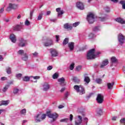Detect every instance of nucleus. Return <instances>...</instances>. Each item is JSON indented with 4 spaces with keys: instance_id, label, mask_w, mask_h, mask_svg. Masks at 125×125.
I'll return each mask as SVG.
<instances>
[{
    "instance_id": "obj_20",
    "label": "nucleus",
    "mask_w": 125,
    "mask_h": 125,
    "mask_svg": "<svg viewBox=\"0 0 125 125\" xmlns=\"http://www.w3.org/2000/svg\"><path fill=\"white\" fill-rule=\"evenodd\" d=\"M28 59H29V56L28 55L27 53H24L21 56V60L23 61L27 62L28 61Z\"/></svg>"
},
{
    "instance_id": "obj_52",
    "label": "nucleus",
    "mask_w": 125,
    "mask_h": 125,
    "mask_svg": "<svg viewBox=\"0 0 125 125\" xmlns=\"http://www.w3.org/2000/svg\"><path fill=\"white\" fill-rule=\"evenodd\" d=\"M32 55H33L34 57H38V55H39V53L37 52H35L34 53H32Z\"/></svg>"
},
{
    "instance_id": "obj_43",
    "label": "nucleus",
    "mask_w": 125,
    "mask_h": 125,
    "mask_svg": "<svg viewBox=\"0 0 125 125\" xmlns=\"http://www.w3.org/2000/svg\"><path fill=\"white\" fill-rule=\"evenodd\" d=\"M74 68H75V63H72L70 64V65L69 66V69H70V70L72 71V70H74Z\"/></svg>"
},
{
    "instance_id": "obj_46",
    "label": "nucleus",
    "mask_w": 125,
    "mask_h": 125,
    "mask_svg": "<svg viewBox=\"0 0 125 125\" xmlns=\"http://www.w3.org/2000/svg\"><path fill=\"white\" fill-rule=\"evenodd\" d=\"M53 79L54 80H56V79H58V74L57 73H55L53 75Z\"/></svg>"
},
{
    "instance_id": "obj_7",
    "label": "nucleus",
    "mask_w": 125,
    "mask_h": 125,
    "mask_svg": "<svg viewBox=\"0 0 125 125\" xmlns=\"http://www.w3.org/2000/svg\"><path fill=\"white\" fill-rule=\"evenodd\" d=\"M17 8H18V4L10 3L8 4V6L7 7L6 11H11L12 9H17Z\"/></svg>"
},
{
    "instance_id": "obj_38",
    "label": "nucleus",
    "mask_w": 125,
    "mask_h": 125,
    "mask_svg": "<svg viewBox=\"0 0 125 125\" xmlns=\"http://www.w3.org/2000/svg\"><path fill=\"white\" fill-rule=\"evenodd\" d=\"M16 77L18 80H21V78H22V74L19 73V74H16Z\"/></svg>"
},
{
    "instance_id": "obj_39",
    "label": "nucleus",
    "mask_w": 125,
    "mask_h": 125,
    "mask_svg": "<svg viewBox=\"0 0 125 125\" xmlns=\"http://www.w3.org/2000/svg\"><path fill=\"white\" fill-rule=\"evenodd\" d=\"M97 114L99 115H101L103 113V110L101 108H98L96 110Z\"/></svg>"
},
{
    "instance_id": "obj_2",
    "label": "nucleus",
    "mask_w": 125,
    "mask_h": 125,
    "mask_svg": "<svg viewBox=\"0 0 125 125\" xmlns=\"http://www.w3.org/2000/svg\"><path fill=\"white\" fill-rule=\"evenodd\" d=\"M74 89L76 91L77 93H79L80 95H83L85 93V90L83 85H75L74 86Z\"/></svg>"
},
{
    "instance_id": "obj_16",
    "label": "nucleus",
    "mask_w": 125,
    "mask_h": 125,
    "mask_svg": "<svg viewBox=\"0 0 125 125\" xmlns=\"http://www.w3.org/2000/svg\"><path fill=\"white\" fill-rule=\"evenodd\" d=\"M42 86L43 91H47L50 88V85L47 83H44Z\"/></svg>"
},
{
    "instance_id": "obj_29",
    "label": "nucleus",
    "mask_w": 125,
    "mask_h": 125,
    "mask_svg": "<svg viewBox=\"0 0 125 125\" xmlns=\"http://www.w3.org/2000/svg\"><path fill=\"white\" fill-rule=\"evenodd\" d=\"M30 79H31V77L24 76L23 77L22 80L23 82H29V81H30Z\"/></svg>"
},
{
    "instance_id": "obj_15",
    "label": "nucleus",
    "mask_w": 125,
    "mask_h": 125,
    "mask_svg": "<svg viewBox=\"0 0 125 125\" xmlns=\"http://www.w3.org/2000/svg\"><path fill=\"white\" fill-rule=\"evenodd\" d=\"M101 15H102V17H99V20L102 21V22H104V21H106L107 19H108V15L106 14H102L101 13Z\"/></svg>"
},
{
    "instance_id": "obj_61",
    "label": "nucleus",
    "mask_w": 125,
    "mask_h": 125,
    "mask_svg": "<svg viewBox=\"0 0 125 125\" xmlns=\"http://www.w3.org/2000/svg\"><path fill=\"white\" fill-rule=\"evenodd\" d=\"M111 1H112V2H114V3H117L118 1H119L118 0H110Z\"/></svg>"
},
{
    "instance_id": "obj_37",
    "label": "nucleus",
    "mask_w": 125,
    "mask_h": 125,
    "mask_svg": "<svg viewBox=\"0 0 125 125\" xmlns=\"http://www.w3.org/2000/svg\"><path fill=\"white\" fill-rule=\"evenodd\" d=\"M88 38L89 40H92V39L95 38V35L93 33H90L89 34Z\"/></svg>"
},
{
    "instance_id": "obj_63",
    "label": "nucleus",
    "mask_w": 125,
    "mask_h": 125,
    "mask_svg": "<svg viewBox=\"0 0 125 125\" xmlns=\"http://www.w3.org/2000/svg\"><path fill=\"white\" fill-rule=\"evenodd\" d=\"M51 13V12L50 11H48L46 12V15H50V14Z\"/></svg>"
},
{
    "instance_id": "obj_25",
    "label": "nucleus",
    "mask_w": 125,
    "mask_h": 125,
    "mask_svg": "<svg viewBox=\"0 0 125 125\" xmlns=\"http://www.w3.org/2000/svg\"><path fill=\"white\" fill-rule=\"evenodd\" d=\"M108 63L109 62H108V60H105L101 64V68H103L104 67H105V66H106V65H108Z\"/></svg>"
},
{
    "instance_id": "obj_5",
    "label": "nucleus",
    "mask_w": 125,
    "mask_h": 125,
    "mask_svg": "<svg viewBox=\"0 0 125 125\" xmlns=\"http://www.w3.org/2000/svg\"><path fill=\"white\" fill-rule=\"evenodd\" d=\"M118 40L119 44H120V45H123L124 43H125V36H124V35H123L122 33H120L118 35Z\"/></svg>"
},
{
    "instance_id": "obj_41",
    "label": "nucleus",
    "mask_w": 125,
    "mask_h": 125,
    "mask_svg": "<svg viewBox=\"0 0 125 125\" xmlns=\"http://www.w3.org/2000/svg\"><path fill=\"white\" fill-rule=\"evenodd\" d=\"M100 30V28L99 27V26H96L93 29V31H94V32H98V31H99Z\"/></svg>"
},
{
    "instance_id": "obj_4",
    "label": "nucleus",
    "mask_w": 125,
    "mask_h": 125,
    "mask_svg": "<svg viewBox=\"0 0 125 125\" xmlns=\"http://www.w3.org/2000/svg\"><path fill=\"white\" fill-rule=\"evenodd\" d=\"M87 21L88 22L89 24H93L95 21L94 14L92 13H90L87 15Z\"/></svg>"
},
{
    "instance_id": "obj_8",
    "label": "nucleus",
    "mask_w": 125,
    "mask_h": 125,
    "mask_svg": "<svg viewBox=\"0 0 125 125\" xmlns=\"http://www.w3.org/2000/svg\"><path fill=\"white\" fill-rule=\"evenodd\" d=\"M75 125H80L83 123V117L81 115H78L75 118Z\"/></svg>"
},
{
    "instance_id": "obj_26",
    "label": "nucleus",
    "mask_w": 125,
    "mask_h": 125,
    "mask_svg": "<svg viewBox=\"0 0 125 125\" xmlns=\"http://www.w3.org/2000/svg\"><path fill=\"white\" fill-rule=\"evenodd\" d=\"M9 103V102L8 101H2L0 103V106H2V105H4L5 106H7Z\"/></svg>"
},
{
    "instance_id": "obj_50",
    "label": "nucleus",
    "mask_w": 125,
    "mask_h": 125,
    "mask_svg": "<svg viewBox=\"0 0 125 125\" xmlns=\"http://www.w3.org/2000/svg\"><path fill=\"white\" fill-rule=\"evenodd\" d=\"M25 26H30V25H31V23L27 20L25 22Z\"/></svg>"
},
{
    "instance_id": "obj_31",
    "label": "nucleus",
    "mask_w": 125,
    "mask_h": 125,
    "mask_svg": "<svg viewBox=\"0 0 125 125\" xmlns=\"http://www.w3.org/2000/svg\"><path fill=\"white\" fill-rule=\"evenodd\" d=\"M8 87H9V85L8 84L5 85L2 90L3 92H6V91H7V89H8Z\"/></svg>"
},
{
    "instance_id": "obj_57",
    "label": "nucleus",
    "mask_w": 125,
    "mask_h": 125,
    "mask_svg": "<svg viewBox=\"0 0 125 125\" xmlns=\"http://www.w3.org/2000/svg\"><path fill=\"white\" fill-rule=\"evenodd\" d=\"M68 96H69V94L68 92H66L64 95V99H67L68 98Z\"/></svg>"
},
{
    "instance_id": "obj_18",
    "label": "nucleus",
    "mask_w": 125,
    "mask_h": 125,
    "mask_svg": "<svg viewBox=\"0 0 125 125\" xmlns=\"http://www.w3.org/2000/svg\"><path fill=\"white\" fill-rule=\"evenodd\" d=\"M68 47L69 48L70 51H73L74 48H75V43L74 42H68Z\"/></svg>"
},
{
    "instance_id": "obj_13",
    "label": "nucleus",
    "mask_w": 125,
    "mask_h": 125,
    "mask_svg": "<svg viewBox=\"0 0 125 125\" xmlns=\"http://www.w3.org/2000/svg\"><path fill=\"white\" fill-rule=\"evenodd\" d=\"M114 20L116 22H118V23H120V24H125V20L121 17L115 18Z\"/></svg>"
},
{
    "instance_id": "obj_42",
    "label": "nucleus",
    "mask_w": 125,
    "mask_h": 125,
    "mask_svg": "<svg viewBox=\"0 0 125 125\" xmlns=\"http://www.w3.org/2000/svg\"><path fill=\"white\" fill-rule=\"evenodd\" d=\"M26 110L25 108L21 110L20 113H21V115H26Z\"/></svg>"
},
{
    "instance_id": "obj_53",
    "label": "nucleus",
    "mask_w": 125,
    "mask_h": 125,
    "mask_svg": "<svg viewBox=\"0 0 125 125\" xmlns=\"http://www.w3.org/2000/svg\"><path fill=\"white\" fill-rule=\"evenodd\" d=\"M53 67L51 65H49V66L47 67V70L48 71H50V70H52V68Z\"/></svg>"
},
{
    "instance_id": "obj_23",
    "label": "nucleus",
    "mask_w": 125,
    "mask_h": 125,
    "mask_svg": "<svg viewBox=\"0 0 125 125\" xmlns=\"http://www.w3.org/2000/svg\"><path fill=\"white\" fill-rule=\"evenodd\" d=\"M111 66H113V64H117L118 63V59L115 57H112L111 59Z\"/></svg>"
},
{
    "instance_id": "obj_56",
    "label": "nucleus",
    "mask_w": 125,
    "mask_h": 125,
    "mask_svg": "<svg viewBox=\"0 0 125 125\" xmlns=\"http://www.w3.org/2000/svg\"><path fill=\"white\" fill-rule=\"evenodd\" d=\"M34 14V11H30V19H32V17H33V15Z\"/></svg>"
},
{
    "instance_id": "obj_14",
    "label": "nucleus",
    "mask_w": 125,
    "mask_h": 125,
    "mask_svg": "<svg viewBox=\"0 0 125 125\" xmlns=\"http://www.w3.org/2000/svg\"><path fill=\"white\" fill-rule=\"evenodd\" d=\"M63 28L66 30H72V29H73V26L72 24L66 23L63 25Z\"/></svg>"
},
{
    "instance_id": "obj_11",
    "label": "nucleus",
    "mask_w": 125,
    "mask_h": 125,
    "mask_svg": "<svg viewBox=\"0 0 125 125\" xmlns=\"http://www.w3.org/2000/svg\"><path fill=\"white\" fill-rule=\"evenodd\" d=\"M76 6L77 8L80 9V10H83V9H84V5H83V3L82 2H77L76 3Z\"/></svg>"
},
{
    "instance_id": "obj_12",
    "label": "nucleus",
    "mask_w": 125,
    "mask_h": 125,
    "mask_svg": "<svg viewBox=\"0 0 125 125\" xmlns=\"http://www.w3.org/2000/svg\"><path fill=\"white\" fill-rule=\"evenodd\" d=\"M56 11L58 12V17H62V15L64 14V11L61 10V8H56Z\"/></svg>"
},
{
    "instance_id": "obj_45",
    "label": "nucleus",
    "mask_w": 125,
    "mask_h": 125,
    "mask_svg": "<svg viewBox=\"0 0 125 125\" xmlns=\"http://www.w3.org/2000/svg\"><path fill=\"white\" fill-rule=\"evenodd\" d=\"M72 25V27H76L78 26H79V25H80V22H76L75 23H74Z\"/></svg>"
},
{
    "instance_id": "obj_10",
    "label": "nucleus",
    "mask_w": 125,
    "mask_h": 125,
    "mask_svg": "<svg viewBox=\"0 0 125 125\" xmlns=\"http://www.w3.org/2000/svg\"><path fill=\"white\" fill-rule=\"evenodd\" d=\"M104 100V97L102 94H99L96 98L97 102H98L99 104H101L103 103Z\"/></svg>"
},
{
    "instance_id": "obj_64",
    "label": "nucleus",
    "mask_w": 125,
    "mask_h": 125,
    "mask_svg": "<svg viewBox=\"0 0 125 125\" xmlns=\"http://www.w3.org/2000/svg\"><path fill=\"white\" fill-rule=\"evenodd\" d=\"M59 109H62V108H64V106L62 105H60L58 106Z\"/></svg>"
},
{
    "instance_id": "obj_30",
    "label": "nucleus",
    "mask_w": 125,
    "mask_h": 125,
    "mask_svg": "<svg viewBox=\"0 0 125 125\" xmlns=\"http://www.w3.org/2000/svg\"><path fill=\"white\" fill-rule=\"evenodd\" d=\"M69 43V38H65L62 42V44L63 45H66V44H67V43Z\"/></svg>"
},
{
    "instance_id": "obj_51",
    "label": "nucleus",
    "mask_w": 125,
    "mask_h": 125,
    "mask_svg": "<svg viewBox=\"0 0 125 125\" xmlns=\"http://www.w3.org/2000/svg\"><path fill=\"white\" fill-rule=\"evenodd\" d=\"M30 78H33L34 80H39L41 77L40 76H30Z\"/></svg>"
},
{
    "instance_id": "obj_55",
    "label": "nucleus",
    "mask_w": 125,
    "mask_h": 125,
    "mask_svg": "<svg viewBox=\"0 0 125 125\" xmlns=\"http://www.w3.org/2000/svg\"><path fill=\"white\" fill-rule=\"evenodd\" d=\"M85 49V47H82L79 49V50L78 51H83Z\"/></svg>"
},
{
    "instance_id": "obj_33",
    "label": "nucleus",
    "mask_w": 125,
    "mask_h": 125,
    "mask_svg": "<svg viewBox=\"0 0 125 125\" xmlns=\"http://www.w3.org/2000/svg\"><path fill=\"white\" fill-rule=\"evenodd\" d=\"M73 82H74V83H79L81 82V80H80V79H79V78H78L77 77H75L73 78Z\"/></svg>"
},
{
    "instance_id": "obj_48",
    "label": "nucleus",
    "mask_w": 125,
    "mask_h": 125,
    "mask_svg": "<svg viewBox=\"0 0 125 125\" xmlns=\"http://www.w3.org/2000/svg\"><path fill=\"white\" fill-rule=\"evenodd\" d=\"M104 9L105 12H110V8L109 7L106 6L104 8Z\"/></svg>"
},
{
    "instance_id": "obj_62",
    "label": "nucleus",
    "mask_w": 125,
    "mask_h": 125,
    "mask_svg": "<svg viewBox=\"0 0 125 125\" xmlns=\"http://www.w3.org/2000/svg\"><path fill=\"white\" fill-rule=\"evenodd\" d=\"M3 60V56L0 55V61H2Z\"/></svg>"
},
{
    "instance_id": "obj_47",
    "label": "nucleus",
    "mask_w": 125,
    "mask_h": 125,
    "mask_svg": "<svg viewBox=\"0 0 125 125\" xmlns=\"http://www.w3.org/2000/svg\"><path fill=\"white\" fill-rule=\"evenodd\" d=\"M24 50H20L18 52V54H20V55H23V54H24Z\"/></svg>"
},
{
    "instance_id": "obj_19",
    "label": "nucleus",
    "mask_w": 125,
    "mask_h": 125,
    "mask_svg": "<svg viewBox=\"0 0 125 125\" xmlns=\"http://www.w3.org/2000/svg\"><path fill=\"white\" fill-rule=\"evenodd\" d=\"M53 41L51 39H49L46 42L44 43V46H51V45H53Z\"/></svg>"
},
{
    "instance_id": "obj_58",
    "label": "nucleus",
    "mask_w": 125,
    "mask_h": 125,
    "mask_svg": "<svg viewBox=\"0 0 125 125\" xmlns=\"http://www.w3.org/2000/svg\"><path fill=\"white\" fill-rule=\"evenodd\" d=\"M56 42H59V35H56Z\"/></svg>"
},
{
    "instance_id": "obj_40",
    "label": "nucleus",
    "mask_w": 125,
    "mask_h": 125,
    "mask_svg": "<svg viewBox=\"0 0 125 125\" xmlns=\"http://www.w3.org/2000/svg\"><path fill=\"white\" fill-rule=\"evenodd\" d=\"M61 123H68L69 122V119L65 118L60 120Z\"/></svg>"
},
{
    "instance_id": "obj_1",
    "label": "nucleus",
    "mask_w": 125,
    "mask_h": 125,
    "mask_svg": "<svg viewBox=\"0 0 125 125\" xmlns=\"http://www.w3.org/2000/svg\"><path fill=\"white\" fill-rule=\"evenodd\" d=\"M95 49H92L88 51L87 53L86 58L87 60H90L91 59H94L96 57L97 55H99L100 54V52H98L97 54L95 55Z\"/></svg>"
},
{
    "instance_id": "obj_17",
    "label": "nucleus",
    "mask_w": 125,
    "mask_h": 125,
    "mask_svg": "<svg viewBox=\"0 0 125 125\" xmlns=\"http://www.w3.org/2000/svg\"><path fill=\"white\" fill-rule=\"evenodd\" d=\"M50 51L52 57H56L58 55V53L55 49H50Z\"/></svg>"
},
{
    "instance_id": "obj_3",
    "label": "nucleus",
    "mask_w": 125,
    "mask_h": 125,
    "mask_svg": "<svg viewBox=\"0 0 125 125\" xmlns=\"http://www.w3.org/2000/svg\"><path fill=\"white\" fill-rule=\"evenodd\" d=\"M46 117V114H44L42 115L41 114H38L37 116H35V122H36V123H40V122H42V121L44 120Z\"/></svg>"
},
{
    "instance_id": "obj_27",
    "label": "nucleus",
    "mask_w": 125,
    "mask_h": 125,
    "mask_svg": "<svg viewBox=\"0 0 125 125\" xmlns=\"http://www.w3.org/2000/svg\"><path fill=\"white\" fill-rule=\"evenodd\" d=\"M114 82H112L111 83H107V85L108 89H112L113 86H114Z\"/></svg>"
},
{
    "instance_id": "obj_59",
    "label": "nucleus",
    "mask_w": 125,
    "mask_h": 125,
    "mask_svg": "<svg viewBox=\"0 0 125 125\" xmlns=\"http://www.w3.org/2000/svg\"><path fill=\"white\" fill-rule=\"evenodd\" d=\"M73 115L72 114H70V122H72L73 121Z\"/></svg>"
},
{
    "instance_id": "obj_6",
    "label": "nucleus",
    "mask_w": 125,
    "mask_h": 125,
    "mask_svg": "<svg viewBox=\"0 0 125 125\" xmlns=\"http://www.w3.org/2000/svg\"><path fill=\"white\" fill-rule=\"evenodd\" d=\"M46 115L49 118L53 119L52 122H54L55 121H56V119L58 118V115L56 114V113H51L50 111H47L46 113Z\"/></svg>"
},
{
    "instance_id": "obj_28",
    "label": "nucleus",
    "mask_w": 125,
    "mask_h": 125,
    "mask_svg": "<svg viewBox=\"0 0 125 125\" xmlns=\"http://www.w3.org/2000/svg\"><path fill=\"white\" fill-rule=\"evenodd\" d=\"M58 82H59V83H60L61 84H62V83H64L65 82V78H64V77L60 78L58 80Z\"/></svg>"
},
{
    "instance_id": "obj_54",
    "label": "nucleus",
    "mask_w": 125,
    "mask_h": 125,
    "mask_svg": "<svg viewBox=\"0 0 125 125\" xmlns=\"http://www.w3.org/2000/svg\"><path fill=\"white\" fill-rule=\"evenodd\" d=\"M6 80H7V78L5 77H2L0 78V81H6Z\"/></svg>"
},
{
    "instance_id": "obj_9",
    "label": "nucleus",
    "mask_w": 125,
    "mask_h": 125,
    "mask_svg": "<svg viewBox=\"0 0 125 125\" xmlns=\"http://www.w3.org/2000/svg\"><path fill=\"white\" fill-rule=\"evenodd\" d=\"M27 44H28V42L26 40H24V39L23 38H21L20 39V46H21V47H24V46H26Z\"/></svg>"
},
{
    "instance_id": "obj_22",
    "label": "nucleus",
    "mask_w": 125,
    "mask_h": 125,
    "mask_svg": "<svg viewBox=\"0 0 125 125\" xmlns=\"http://www.w3.org/2000/svg\"><path fill=\"white\" fill-rule=\"evenodd\" d=\"M23 22H21V25H17L14 27V31H20L22 28Z\"/></svg>"
},
{
    "instance_id": "obj_35",
    "label": "nucleus",
    "mask_w": 125,
    "mask_h": 125,
    "mask_svg": "<svg viewBox=\"0 0 125 125\" xmlns=\"http://www.w3.org/2000/svg\"><path fill=\"white\" fill-rule=\"evenodd\" d=\"M6 71L7 74H8L9 75H10V74H11V68L9 67H6Z\"/></svg>"
},
{
    "instance_id": "obj_60",
    "label": "nucleus",
    "mask_w": 125,
    "mask_h": 125,
    "mask_svg": "<svg viewBox=\"0 0 125 125\" xmlns=\"http://www.w3.org/2000/svg\"><path fill=\"white\" fill-rule=\"evenodd\" d=\"M83 120L84 121V122H86V124H87V122H88V119H87V118L86 117L84 118Z\"/></svg>"
},
{
    "instance_id": "obj_34",
    "label": "nucleus",
    "mask_w": 125,
    "mask_h": 125,
    "mask_svg": "<svg viewBox=\"0 0 125 125\" xmlns=\"http://www.w3.org/2000/svg\"><path fill=\"white\" fill-rule=\"evenodd\" d=\"M95 82L97 83L101 84V83H102V79L100 78H97L95 80Z\"/></svg>"
},
{
    "instance_id": "obj_32",
    "label": "nucleus",
    "mask_w": 125,
    "mask_h": 125,
    "mask_svg": "<svg viewBox=\"0 0 125 125\" xmlns=\"http://www.w3.org/2000/svg\"><path fill=\"white\" fill-rule=\"evenodd\" d=\"M119 3H120V4H122V8L123 9H125V0H121Z\"/></svg>"
},
{
    "instance_id": "obj_24",
    "label": "nucleus",
    "mask_w": 125,
    "mask_h": 125,
    "mask_svg": "<svg viewBox=\"0 0 125 125\" xmlns=\"http://www.w3.org/2000/svg\"><path fill=\"white\" fill-rule=\"evenodd\" d=\"M84 82L86 83H89V82H90V79H89V77L87 76V74H84Z\"/></svg>"
},
{
    "instance_id": "obj_21",
    "label": "nucleus",
    "mask_w": 125,
    "mask_h": 125,
    "mask_svg": "<svg viewBox=\"0 0 125 125\" xmlns=\"http://www.w3.org/2000/svg\"><path fill=\"white\" fill-rule=\"evenodd\" d=\"M10 40H11L12 42L15 43L16 42V36L14 34H11L10 36Z\"/></svg>"
},
{
    "instance_id": "obj_36",
    "label": "nucleus",
    "mask_w": 125,
    "mask_h": 125,
    "mask_svg": "<svg viewBox=\"0 0 125 125\" xmlns=\"http://www.w3.org/2000/svg\"><path fill=\"white\" fill-rule=\"evenodd\" d=\"M42 15H43V13L42 12L39 14L37 20H42Z\"/></svg>"
},
{
    "instance_id": "obj_49",
    "label": "nucleus",
    "mask_w": 125,
    "mask_h": 125,
    "mask_svg": "<svg viewBox=\"0 0 125 125\" xmlns=\"http://www.w3.org/2000/svg\"><path fill=\"white\" fill-rule=\"evenodd\" d=\"M82 70V66H77L76 67V71L77 72H80Z\"/></svg>"
},
{
    "instance_id": "obj_44",
    "label": "nucleus",
    "mask_w": 125,
    "mask_h": 125,
    "mask_svg": "<svg viewBox=\"0 0 125 125\" xmlns=\"http://www.w3.org/2000/svg\"><path fill=\"white\" fill-rule=\"evenodd\" d=\"M18 92H19V89L16 88H15L13 90L14 94H18Z\"/></svg>"
}]
</instances>
